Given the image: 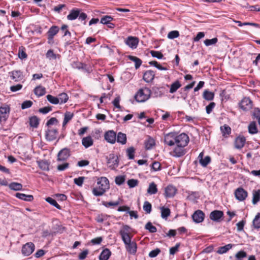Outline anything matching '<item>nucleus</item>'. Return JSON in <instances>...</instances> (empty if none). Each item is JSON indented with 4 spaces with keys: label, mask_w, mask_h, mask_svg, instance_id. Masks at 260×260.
Segmentation results:
<instances>
[{
    "label": "nucleus",
    "mask_w": 260,
    "mask_h": 260,
    "mask_svg": "<svg viewBox=\"0 0 260 260\" xmlns=\"http://www.w3.org/2000/svg\"><path fill=\"white\" fill-rule=\"evenodd\" d=\"M152 209L151 204L148 201H145L143 205V210L147 214L151 212Z\"/></svg>",
    "instance_id": "obj_50"
},
{
    "label": "nucleus",
    "mask_w": 260,
    "mask_h": 260,
    "mask_svg": "<svg viewBox=\"0 0 260 260\" xmlns=\"http://www.w3.org/2000/svg\"><path fill=\"white\" fill-rule=\"evenodd\" d=\"M125 180L124 176H118L116 177L115 181L116 184L120 185L124 182Z\"/></svg>",
    "instance_id": "obj_54"
},
{
    "label": "nucleus",
    "mask_w": 260,
    "mask_h": 260,
    "mask_svg": "<svg viewBox=\"0 0 260 260\" xmlns=\"http://www.w3.org/2000/svg\"><path fill=\"white\" fill-rule=\"evenodd\" d=\"M151 90L148 88L140 89L135 95V99L138 102H144L150 97Z\"/></svg>",
    "instance_id": "obj_2"
},
{
    "label": "nucleus",
    "mask_w": 260,
    "mask_h": 260,
    "mask_svg": "<svg viewBox=\"0 0 260 260\" xmlns=\"http://www.w3.org/2000/svg\"><path fill=\"white\" fill-rule=\"evenodd\" d=\"M113 18L111 16H105L101 19V23L104 24H107L112 21Z\"/></svg>",
    "instance_id": "obj_52"
},
{
    "label": "nucleus",
    "mask_w": 260,
    "mask_h": 260,
    "mask_svg": "<svg viewBox=\"0 0 260 260\" xmlns=\"http://www.w3.org/2000/svg\"><path fill=\"white\" fill-rule=\"evenodd\" d=\"M130 229L131 228L127 225H123L119 231V234L125 244L127 251L129 253L134 255L137 252V246L136 243L131 240Z\"/></svg>",
    "instance_id": "obj_1"
},
{
    "label": "nucleus",
    "mask_w": 260,
    "mask_h": 260,
    "mask_svg": "<svg viewBox=\"0 0 260 260\" xmlns=\"http://www.w3.org/2000/svg\"><path fill=\"white\" fill-rule=\"evenodd\" d=\"M177 189L173 185H168L165 188V196L166 198L173 197L176 193Z\"/></svg>",
    "instance_id": "obj_19"
},
{
    "label": "nucleus",
    "mask_w": 260,
    "mask_h": 260,
    "mask_svg": "<svg viewBox=\"0 0 260 260\" xmlns=\"http://www.w3.org/2000/svg\"><path fill=\"white\" fill-rule=\"evenodd\" d=\"M234 193L236 198L239 201H243L245 200L248 196L247 191L242 187L237 188L235 190Z\"/></svg>",
    "instance_id": "obj_5"
},
{
    "label": "nucleus",
    "mask_w": 260,
    "mask_h": 260,
    "mask_svg": "<svg viewBox=\"0 0 260 260\" xmlns=\"http://www.w3.org/2000/svg\"><path fill=\"white\" fill-rule=\"evenodd\" d=\"M97 184L102 189L106 191V189L109 188V182L108 179L105 177H101L98 179Z\"/></svg>",
    "instance_id": "obj_11"
},
{
    "label": "nucleus",
    "mask_w": 260,
    "mask_h": 260,
    "mask_svg": "<svg viewBox=\"0 0 260 260\" xmlns=\"http://www.w3.org/2000/svg\"><path fill=\"white\" fill-rule=\"evenodd\" d=\"M93 143V140L90 136L84 137L82 140V144L85 148L92 146Z\"/></svg>",
    "instance_id": "obj_27"
},
{
    "label": "nucleus",
    "mask_w": 260,
    "mask_h": 260,
    "mask_svg": "<svg viewBox=\"0 0 260 260\" xmlns=\"http://www.w3.org/2000/svg\"><path fill=\"white\" fill-rule=\"evenodd\" d=\"M154 76V72L153 71L149 70L144 73L143 75V79L145 82L149 83L153 81Z\"/></svg>",
    "instance_id": "obj_21"
},
{
    "label": "nucleus",
    "mask_w": 260,
    "mask_h": 260,
    "mask_svg": "<svg viewBox=\"0 0 260 260\" xmlns=\"http://www.w3.org/2000/svg\"><path fill=\"white\" fill-rule=\"evenodd\" d=\"M73 68L78 69H82L85 72L89 73L91 71L90 68L88 67L84 63H83L79 61H74L72 63Z\"/></svg>",
    "instance_id": "obj_20"
},
{
    "label": "nucleus",
    "mask_w": 260,
    "mask_h": 260,
    "mask_svg": "<svg viewBox=\"0 0 260 260\" xmlns=\"http://www.w3.org/2000/svg\"><path fill=\"white\" fill-rule=\"evenodd\" d=\"M252 203L255 205L257 203V202L260 200V190L258 189L256 190H253L252 192Z\"/></svg>",
    "instance_id": "obj_31"
},
{
    "label": "nucleus",
    "mask_w": 260,
    "mask_h": 260,
    "mask_svg": "<svg viewBox=\"0 0 260 260\" xmlns=\"http://www.w3.org/2000/svg\"><path fill=\"white\" fill-rule=\"evenodd\" d=\"M218 41L217 38H214L212 39H206L204 41V44L206 46H209L210 45L215 44Z\"/></svg>",
    "instance_id": "obj_53"
},
{
    "label": "nucleus",
    "mask_w": 260,
    "mask_h": 260,
    "mask_svg": "<svg viewBox=\"0 0 260 260\" xmlns=\"http://www.w3.org/2000/svg\"><path fill=\"white\" fill-rule=\"evenodd\" d=\"M161 210V216L162 218H167L170 215V210L168 208L162 207Z\"/></svg>",
    "instance_id": "obj_41"
},
{
    "label": "nucleus",
    "mask_w": 260,
    "mask_h": 260,
    "mask_svg": "<svg viewBox=\"0 0 260 260\" xmlns=\"http://www.w3.org/2000/svg\"><path fill=\"white\" fill-rule=\"evenodd\" d=\"M39 124V119L36 116L29 118V124L34 128H37Z\"/></svg>",
    "instance_id": "obj_36"
},
{
    "label": "nucleus",
    "mask_w": 260,
    "mask_h": 260,
    "mask_svg": "<svg viewBox=\"0 0 260 260\" xmlns=\"http://www.w3.org/2000/svg\"><path fill=\"white\" fill-rule=\"evenodd\" d=\"M107 163L110 165V167H117L118 165V157L114 154H110L108 158Z\"/></svg>",
    "instance_id": "obj_18"
},
{
    "label": "nucleus",
    "mask_w": 260,
    "mask_h": 260,
    "mask_svg": "<svg viewBox=\"0 0 260 260\" xmlns=\"http://www.w3.org/2000/svg\"><path fill=\"white\" fill-rule=\"evenodd\" d=\"M80 10L78 9H73L70 11V14L67 16V18L69 20L76 19L79 15Z\"/></svg>",
    "instance_id": "obj_26"
},
{
    "label": "nucleus",
    "mask_w": 260,
    "mask_h": 260,
    "mask_svg": "<svg viewBox=\"0 0 260 260\" xmlns=\"http://www.w3.org/2000/svg\"><path fill=\"white\" fill-rule=\"evenodd\" d=\"M105 139L109 143L114 144L116 141V133L113 131H109L105 134Z\"/></svg>",
    "instance_id": "obj_13"
},
{
    "label": "nucleus",
    "mask_w": 260,
    "mask_h": 260,
    "mask_svg": "<svg viewBox=\"0 0 260 260\" xmlns=\"http://www.w3.org/2000/svg\"><path fill=\"white\" fill-rule=\"evenodd\" d=\"M70 156V150L69 148H64L58 152L57 160L58 161H63L66 160Z\"/></svg>",
    "instance_id": "obj_12"
},
{
    "label": "nucleus",
    "mask_w": 260,
    "mask_h": 260,
    "mask_svg": "<svg viewBox=\"0 0 260 260\" xmlns=\"http://www.w3.org/2000/svg\"><path fill=\"white\" fill-rule=\"evenodd\" d=\"M157 192V186L154 182H151L147 189V192L150 194H155Z\"/></svg>",
    "instance_id": "obj_35"
},
{
    "label": "nucleus",
    "mask_w": 260,
    "mask_h": 260,
    "mask_svg": "<svg viewBox=\"0 0 260 260\" xmlns=\"http://www.w3.org/2000/svg\"><path fill=\"white\" fill-rule=\"evenodd\" d=\"M181 84L178 80H176L170 86V92L173 93L175 92L180 87Z\"/></svg>",
    "instance_id": "obj_30"
},
{
    "label": "nucleus",
    "mask_w": 260,
    "mask_h": 260,
    "mask_svg": "<svg viewBox=\"0 0 260 260\" xmlns=\"http://www.w3.org/2000/svg\"><path fill=\"white\" fill-rule=\"evenodd\" d=\"M35 246L32 242H27L23 245L21 252L24 256H28L30 255L35 250Z\"/></svg>",
    "instance_id": "obj_4"
},
{
    "label": "nucleus",
    "mask_w": 260,
    "mask_h": 260,
    "mask_svg": "<svg viewBox=\"0 0 260 260\" xmlns=\"http://www.w3.org/2000/svg\"><path fill=\"white\" fill-rule=\"evenodd\" d=\"M15 197L19 199L27 202H31L34 200L33 196L27 195L22 193H16Z\"/></svg>",
    "instance_id": "obj_22"
},
{
    "label": "nucleus",
    "mask_w": 260,
    "mask_h": 260,
    "mask_svg": "<svg viewBox=\"0 0 260 260\" xmlns=\"http://www.w3.org/2000/svg\"><path fill=\"white\" fill-rule=\"evenodd\" d=\"M10 109L8 107L0 108V115L5 120L8 116V114L9 113Z\"/></svg>",
    "instance_id": "obj_38"
},
{
    "label": "nucleus",
    "mask_w": 260,
    "mask_h": 260,
    "mask_svg": "<svg viewBox=\"0 0 260 260\" xmlns=\"http://www.w3.org/2000/svg\"><path fill=\"white\" fill-rule=\"evenodd\" d=\"M239 106L244 111H248L252 108V101L249 98H244L239 103Z\"/></svg>",
    "instance_id": "obj_8"
},
{
    "label": "nucleus",
    "mask_w": 260,
    "mask_h": 260,
    "mask_svg": "<svg viewBox=\"0 0 260 260\" xmlns=\"http://www.w3.org/2000/svg\"><path fill=\"white\" fill-rule=\"evenodd\" d=\"M39 167L44 171H48L49 170V164L45 160L38 161Z\"/></svg>",
    "instance_id": "obj_42"
},
{
    "label": "nucleus",
    "mask_w": 260,
    "mask_h": 260,
    "mask_svg": "<svg viewBox=\"0 0 260 260\" xmlns=\"http://www.w3.org/2000/svg\"><path fill=\"white\" fill-rule=\"evenodd\" d=\"M155 144V143L154 140L151 137H149L144 142L145 147L147 150L151 149Z\"/></svg>",
    "instance_id": "obj_28"
},
{
    "label": "nucleus",
    "mask_w": 260,
    "mask_h": 260,
    "mask_svg": "<svg viewBox=\"0 0 260 260\" xmlns=\"http://www.w3.org/2000/svg\"><path fill=\"white\" fill-rule=\"evenodd\" d=\"M128 58L135 63V66L136 69H138L142 64V60L136 56L129 55L128 56Z\"/></svg>",
    "instance_id": "obj_33"
},
{
    "label": "nucleus",
    "mask_w": 260,
    "mask_h": 260,
    "mask_svg": "<svg viewBox=\"0 0 260 260\" xmlns=\"http://www.w3.org/2000/svg\"><path fill=\"white\" fill-rule=\"evenodd\" d=\"M74 114L70 112H66L64 114V118L62 123V126H64L73 117Z\"/></svg>",
    "instance_id": "obj_40"
},
{
    "label": "nucleus",
    "mask_w": 260,
    "mask_h": 260,
    "mask_svg": "<svg viewBox=\"0 0 260 260\" xmlns=\"http://www.w3.org/2000/svg\"><path fill=\"white\" fill-rule=\"evenodd\" d=\"M59 30V28L57 26L53 25L49 28L47 32V35L50 36V38L51 39L58 33Z\"/></svg>",
    "instance_id": "obj_24"
},
{
    "label": "nucleus",
    "mask_w": 260,
    "mask_h": 260,
    "mask_svg": "<svg viewBox=\"0 0 260 260\" xmlns=\"http://www.w3.org/2000/svg\"><path fill=\"white\" fill-rule=\"evenodd\" d=\"M179 36V33L177 30H173L169 32L168 38L170 39H174Z\"/></svg>",
    "instance_id": "obj_57"
},
{
    "label": "nucleus",
    "mask_w": 260,
    "mask_h": 260,
    "mask_svg": "<svg viewBox=\"0 0 260 260\" xmlns=\"http://www.w3.org/2000/svg\"><path fill=\"white\" fill-rule=\"evenodd\" d=\"M58 134L56 128L48 127L46 131L45 137L47 141H52L56 139Z\"/></svg>",
    "instance_id": "obj_6"
},
{
    "label": "nucleus",
    "mask_w": 260,
    "mask_h": 260,
    "mask_svg": "<svg viewBox=\"0 0 260 260\" xmlns=\"http://www.w3.org/2000/svg\"><path fill=\"white\" fill-rule=\"evenodd\" d=\"M211 161V158L209 156H206L203 159L200 160V164L203 167H206Z\"/></svg>",
    "instance_id": "obj_58"
},
{
    "label": "nucleus",
    "mask_w": 260,
    "mask_h": 260,
    "mask_svg": "<svg viewBox=\"0 0 260 260\" xmlns=\"http://www.w3.org/2000/svg\"><path fill=\"white\" fill-rule=\"evenodd\" d=\"M215 106V103L214 102L210 103L206 107V111L207 114H210L212 111V110Z\"/></svg>",
    "instance_id": "obj_62"
},
{
    "label": "nucleus",
    "mask_w": 260,
    "mask_h": 260,
    "mask_svg": "<svg viewBox=\"0 0 260 260\" xmlns=\"http://www.w3.org/2000/svg\"><path fill=\"white\" fill-rule=\"evenodd\" d=\"M189 140L188 136L185 133H182L179 135L176 136L175 144L176 145L185 147L187 145Z\"/></svg>",
    "instance_id": "obj_3"
},
{
    "label": "nucleus",
    "mask_w": 260,
    "mask_h": 260,
    "mask_svg": "<svg viewBox=\"0 0 260 260\" xmlns=\"http://www.w3.org/2000/svg\"><path fill=\"white\" fill-rule=\"evenodd\" d=\"M232 246L233 245L232 244H229L224 246L220 247L218 248L217 252L219 254H223L231 249Z\"/></svg>",
    "instance_id": "obj_39"
},
{
    "label": "nucleus",
    "mask_w": 260,
    "mask_h": 260,
    "mask_svg": "<svg viewBox=\"0 0 260 260\" xmlns=\"http://www.w3.org/2000/svg\"><path fill=\"white\" fill-rule=\"evenodd\" d=\"M32 105V102L31 101H25L21 104V108L25 109L30 107Z\"/></svg>",
    "instance_id": "obj_64"
},
{
    "label": "nucleus",
    "mask_w": 260,
    "mask_h": 260,
    "mask_svg": "<svg viewBox=\"0 0 260 260\" xmlns=\"http://www.w3.org/2000/svg\"><path fill=\"white\" fill-rule=\"evenodd\" d=\"M150 54L153 57H156L158 59H161L163 57V54L159 51L151 50Z\"/></svg>",
    "instance_id": "obj_56"
},
{
    "label": "nucleus",
    "mask_w": 260,
    "mask_h": 260,
    "mask_svg": "<svg viewBox=\"0 0 260 260\" xmlns=\"http://www.w3.org/2000/svg\"><path fill=\"white\" fill-rule=\"evenodd\" d=\"M248 132L251 134H255L257 133L258 129L255 121L251 122L248 125Z\"/></svg>",
    "instance_id": "obj_29"
},
{
    "label": "nucleus",
    "mask_w": 260,
    "mask_h": 260,
    "mask_svg": "<svg viewBox=\"0 0 260 260\" xmlns=\"http://www.w3.org/2000/svg\"><path fill=\"white\" fill-rule=\"evenodd\" d=\"M34 92L36 95L38 96H41L45 94V88L41 86L36 87L34 89Z\"/></svg>",
    "instance_id": "obj_34"
},
{
    "label": "nucleus",
    "mask_w": 260,
    "mask_h": 260,
    "mask_svg": "<svg viewBox=\"0 0 260 260\" xmlns=\"http://www.w3.org/2000/svg\"><path fill=\"white\" fill-rule=\"evenodd\" d=\"M111 251L109 249L106 248L103 250L99 256L100 260H108L111 255Z\"/></svg>",
    "instance_id": "obj_25"
},
{
    "label": "nucleus",
    "mask_w": 260,
    "mask_h": 260,
    "mask_svg": "<svg viewBox=\"0 0 260 260\" xmlns=\"http://www.w3.org/2000/svg\"><path fill=\"white\" fill-rule=\"evenodd\" d=\"M204 215V213L202 211L198 210L192 214V218L195 222L200 223L203 221Z\"/></svg>",
    "instance_id": "obj_15"
},
{
    "label": "nucleus",
    "mask_w": 260,
    "mask_h": 260,
    "mask_svg": "<svg viewBox=\"0 0 260 260\" xmlns=\"http://www.w3.org/2000/svg\"><path fill=\"white\" fill-rule=\"evenodd\" d=\"M116 141L118 143L124 145L126 143L127 138L126 134L121 132H119L117 134Z\"/></svg>",
    "instance_id": "obj_23"
},
{
    "label": "nucleus",
    "mask_w": 260,
    "mask_h": 260,
    "mask_svg": "<svg viewBox=\"0 0 260 260\" xmlns=\"http://www.w3.org/2000/svg\"><path fill=\"white\" fill-rule=\"evenodd\" d=\"M105 192L104 189H102L99 187L94 188L92 189V193L95 196H101Z\"/></svg>",
    "instance_id": "obj_49"
},
{
    "label": "nucleus",
    "mask_w": 260,
    "mask_h": 260,
    "mask_svg": "<svg viewBox=\"0 0 260 260\" xmlns=\"http://www.w3.org/2000/svg\"><path fill=\"white\" fill-rule=\"evenodd\" d=\"M184 147L183 146L177 145L174 150L170 152L171 155L177 157L184 155L186 153Z\"/></svg>",
    "instance_id": "obj_9"
},
{
    "label": "nucleus",
    "mask_w": 260,
    "mask_h": 260,
    "mask_svg": "<svg viewBox=\"0 0 260 260\" xmlns=\"http://www.w3.org/2000/svg\"><path fill=\"white\" fill-rule=\"evenodd\" d=\"M160 252V250L159 248H156L154 250L151 251L149 253V256L150 257H156Z\"/></svg>",
    "instance_id": "obj_63"
},
{
    "label": "nucleus",
    "mask_w": 260,
    "mask_h": 260,
    "mask_svg": "<svg viewBox=\"0 0 260 260\" xmlns=\"http://www.w3.org/2000/svg\"><path fill=\"white\" fill-rule=\"evenodd\" d=\"M9 187L11 190L18 191L22 189V185L17 182H12L9 184Z\"/></svg>",
    "instance_id": "obj_32"
},
{
    "label": "nucleus",
    "mask_w": 260,
    "mask_h": 260,
    "mask_svg": "<svg viewBox=\"0 0 260 260\" xmlns=\"http://www.w3.org/2000/svg\"><path fill=\"white\" fill-rule=\"evenodd\" d=\"M47 100L52 104H57L59 103V99L57 97L48 94L46 96Z\"/></svg>",
    "instance_id": "obj_45"
},
{
    "label": "nucleus",
    "mask_w": 260,
    "mask_h": 260,
    "mask_svg": "<svg viewBox=\"0 0 260 260\" xmlns=\"http://www.w3.org/2000/svg\"><path fill=\"white\" fill-rule=\"evenodd\" d=\"M9 75L11 79L15 82L19 81L23 79V76L22 73L19 70H15L9 73Z\"/></svg>",
    "instance_id": "obj_14"
},
{
    "label": "nucleus",
    "mask_w": 260,
    "mask_h": 260,
    "mask_svg": "<svg viewBox=\"0 0 260 260\" xmlns=\"http://www.w3.org/2000/svg\"><path fill=\"white\" fill-rule=\"evenodd\" d=\"M176 135L175 133H171L165 135V143L166 144L172 146L176 143Z\"/></svg>",
    "instance_id": "obj_10"
},
{
    "label": "nucleus",
    "mask_w": 260,
    "mask_h": 260,
    "mask_svg": "<svg viewBox=\"0 0 260 260\" xmlns=\"http://www.w3.org/2000/svg\"><path fill=\"white\" fill-rule=\"evenodd\" d=\"M145 229L148 230L150 233H154L157 231V229L155 226H153L151 222H148L146 223L145 226Z\"/></svg>",
    "instance_id": "obj_47"
},
{
    "label": "nucleus",
    "mask_w": 260,
    "mask_h": 260,
    "mask_svg": "<svg viewBox=\"0 0 260 260\" xmlns=\"http://www.w3.org/2000/svg\"><path fill=\"white\" fill-rule=\"evenodd\" d=\"M139 39L136 37L129 36L124 41L125 43L132 49H136L139 43Z\"/></svg>",
    "instance_id": "obj_7"
},
{
    "label": "nucleus",
    "mask_w": 260,
    "mask_h": 260,
    "mask_svg": "<svg viewBox=\"0 0 260 260\" xmlns=\"http://www.w3.org/2000/svg\"><path fill=\"white\" fill-rule=\"evenodd\" d=\"M253 225L256 229L260 228V214L258 213L253 220Z\"/></svg>",
    "instance_id": "obj_48"
},
{
    "label": "nucleus",
    "mask_w": 260,
    "mask_h": 260,
    "mask_svg": "<svg viewBox=\"0 0 260 260\" xmlns=\"http://www.w3.org/2000/svg\"><path fill=\"white\" fill-rule=\"evenodd\" d=\"M220 130L222 132L223 136H225V135H229L231 132V127L226 124L221 126L220 127Z\"/></svg>",
    "instance_id": "obj_44"
},
{
    "label": "nucleus",
    "mask_w": 260,
    "mask_h": 260,
    "mask_svg": "<svg viewBox=\"0 0 260 260\" xmlns=\"http://www.w3.org/2000/svg\"><path fill=\"white\" fill-rule=\"evenodd\" d=\"M246 139L244 136H239L235 140V147L238 149L242 148L245 143Z\"/></svg>",
    "instance_id": "obj_17"
},
{
    "label": "nucleus",
    "mask_w": 260,
    "mask_h": 260,
    "mask_svg": "<svg viewBox=\"0 0 260 260\" xmlns=\"http://www.w3.org/2000/svg\"><path fill=\"white\" fill-rule=\"evenodd\" d=\"M46 201L51 205L55 207L57 209H61L60 206L56 202L54 199H52V198L48 197L46 199Z\"/></svg>",
    "instance_id": "obj_46"
},
{
    "label": "nucleus",
    "mask_w": 260,
    "mask_h": 260,
    "mask_svg": "<svg viewBox=\"0 0 260 260\" xmlns=\"http://www.w3.org/2000/svg\"><path fill=\"white\" fill-rule=\"evenodd\" d=\"M138 184V181L137 179H129L127 181V184L130 188L134 187L137 186Z\"/></svg>",
    "instance_id": "obj_60"
},
{
    "label": "nucleus",
    "mask_w": 260,
    "mask_h": 260,
    "mask_svg": "<svg viewBox=\"0 0 260 260\" xmlns=\"http://www.w3.org/2000/svg\"><path fill=\"white\" fill-rule=\"evenodd\" d=\"M84 179V177H79L78 178H75L74 181L76 185L81 186L83 184Z\"/></svg>",
    "instance_id": "obj_61"
},
{
    "label": "nucleus",
    "mask_w": 260,
    "mask_h": 260,
    "mask_svg": "<svg viewBox=\"0 0 260 260\" xmlns=\"http://www.w3.org/2000/svg\"><path fill=\"white\" fill-rule=\"evenodd\" d=\"M203 98L207 101H212L214 97L213 92L205 90L203 94Z\"/></svg>",
    "instance_id": "obj_37"
},
{
    "label": "nucleus",
    "mask_w": 260,
    "mask_h": 260,
    "mask_svg": "<svg viewBox=\"0 0 260 260\" xmlns=\"http://www.w3.org/2000/svg\"><path fill=\"white\" fill-rule=\"evenodd\" d=\"M223 213L221 211L214 210L210 214V218L214 221L218 222L223 217Z\"/></svg>",
    "instance_id": "obj_16"
},
{
    "label": "nucleus",
    "mask_w": 260,
    "mask_h": 260,
    "mask_svg": "<svg viewBox=\"0 0 260 260\" xmlns=\"http://www.w3.org/2000/svg\"><path fill=\"white\" fill-rule=\"evenodd\" d=\"M119 204V201L116 202H103V205L106 207H109L110 206H117Z\"/></svg>",
    "instance_id": "obj_59"
},
{
    "label": "nucleus",
    "mask_w": 260,
    "mask_h": 260,
    "mask_svg": "<svg viewBox=\"0 0 260 260\" xmlns=\"http://www.w3.org/2000/svg\"><path fill=\"white\" fill-rule=\"evenodd\" d=\"M58 99H59V103L62 104L68 101L69 97L67 93L62 92L58 95Z\"/></svg>",
    "instance_id": "obj_43"
},
{
    "label": "nucleus",
    "mask_w": 260,
    "mask_h": 260,
    "mask_svg": "<svg viewBox=\"0 0 260 260\" xmlns=\"http://www.w3.org/2000/svg\"><path fill=\"white\" fill-rule=\"evenodd\" d=\"M46 57L49 58L50 60L55 59L57 57V55L54 53L53 50L52 49L48 50L46 54Z\"/></svg>",
    "instance_id": "obj_51"
},
{
    "label": "nucleus",
    "mask_w": 260,
    "mask_h": 260,
    "mask_svg": "<svg viewBox=\"0 0 260 260\" xmlns=\"http://www.w3.org/2000/svg\"><path fill=\"white\" fill-rule=\"evenodd\" d=\"M127 155L129 159H133L134 158L135 149L134 147H131L126 150Z\"/></svg>",
    "instance_id": "obj_55"
}]
</instances>
